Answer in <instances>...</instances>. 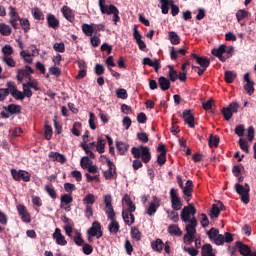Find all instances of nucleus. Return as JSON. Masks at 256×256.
<instances>
[{"label":"nucleus","instance_id":"nucleus-48","mask_svg":"<svg viewBox=\"0 0 256 256\" xmlns=\"http://www.w3.org/2000/svg\"><path fill=\"white\" fill-rule=\"evenodd\" d=\"M20 25L25 33H27L29 29H31V24L29 23V20L27 18H20Z\"/></svg>","mask_w":256,"mask_h":256},{"label":"nucleus","instance_id":"nucleus-51","mask_svg":"<svg viewBox=\"0 0 256 256\" xmlns=\"http://www.w3.org/2000/svg\"><path fill=\"white\" fill-rule=\"evenodd\" d=\"M32 15L37 21H41L43 19V12L39 8H33L32 9Z\"/></svg>","mask_w":256,"mask_h":256},{"label":"nucleus","instance_id":"nucleus-17","mask_svg":"<svg viewBox=\"0 0 256 256\" xmlns=\"http://www.w3.org/2000/svg\"><path fill=\"white\" fill-rule=\"evenodd\" d=\"M244 81L246 83L244 85V89L248 93V95L255 93V88L253 87V85H255V83H253V81H251V77H250L249 73L244 74Z\"/></svg>","mask_w":256,"mask_h":256},{"label":"nucleus","instance_id":"nucleus-40","mask_svg":"<svg viewBox=\"0 0 256 256\" xmlns=\"http://www.w3.org/2000/svg\"><path fill=\"white\" fill-rule=\"evenodd\" d=\"M168 37L172 45H179V43H181V38H179V35L177 34V32H174V31L169 32Z\"/></svg>","mask_w":256,"mask_h":256},{"label":"nucleus","instance_id":"nucleus-14","mask_svg":"<svg viewBox=\"0 0 256 256\" xmlns=\"http://www.w3.org/2000/svg\"><path fill=\"white\" fill-rule=\"evenodd\" d=\"M106 163H107V166H108V170L104 171L105 179L115 178L116 175H117L115 164H113V162H111V160H109V159H106Z\"/></svg>","mask_w":256,"mask_h":256},{"label":"nucleus","instance_id":"nucleus-49","mask_svg":"<svg viewBox=\"0 0 256 256\" xmlns=\"http://www.w3.org/2000/svg\"><path fill=\"white\" fill-rule=\"evenodd\" d=\"M95 119H96L95 114L93 112H90L88 123H89L90 129H92L93 131H95V129H97V125L95 124Z\"/></svg>","mask_w":256,"mask_h":256},{"label":"nucleus","instance_id":"nucleus-59","mask_svg":"<svg viewBox=\"0 0 256 256\" xmlns=\"http://www.w3.org/2000/svg\"><path fill=\"white\" fill-rule=\"evenodd\" d=\"M80 128H81V123L75 122L72 127L71 133H73L76 137H79V135H81V133L79 132Z\"/></svg>","mask_w":256,"mask_h":256},{"label":"nucleus","instance_id":"nucleus-60","mask_svg":"<svg viewBox=\"0 0 256 256\" xmlns=\"http://www.w3.org/2000/svg\"><path fill=\"white\" fill-rule=\"evenodd\" d=\"M137 139L141 141L142 143H147L149 141V135L145 132H140L137 134Z\"/></svg>","mask_w":256,"mask_h":256},{"label":"nucleus","instance_id":"nucleus-7","mask_svg":"<svg viewBox=\"0 0 256 256\" xmlns=\"http://www.w3.org/2000/svg\"><path fill=\"white\" fill-rule=\"evenodd\" d=\"M88 241H91V237H96V239H101L103 237V231H101V223L93 222L90 229L87 231Z\"/></svg>","mask_w":256,"mask_h":256},{"label":"nucleus","instance_id":"nucleus-23","mask_svg":"<svg viewBox=\"0 0 256 256\" xmlns=\"http://www.w3.org/2000/svg\"><path fill=\"white\" fill-rule=\"evenodd\" d=\"M143 65H149V67H153L155 69L156 73L161 69V64L159 63V60L157 59H151V58H143L142 61Z\"/></svg>","mask_w":256,"mask_h":256},{"label":"nucleus","instance_id":"nucleus-45","mask_svg":"<svg viewBox=\"0 0 256 256\" xmlns=\"http://www.w3.org/2000/svg\"><path fill=\"white\" fill-rule=\"evenodd\" d=\"M168 67H169V72H168L169 79L170 81L175 83V81H177V79L179 78V74H177L175 69H173V66H168Z\"/></svg>","mask_w":256,"mask_h":256},{"label":"nucleus","instance_id":"nucleus-16","mask_svg":"<svg viewBox=\"0 0 256 256\" xmlns=\"http://www.w3.org/2000/svg\"><path fill=\"white\" fill-rule=\"evenodd\" d=\"M182 117L184 122L188 125V127H195V117L193 116L191 110H184Z\"/></svg>","mask_w":256,"mask_h":256},{"label":"nucleus","instance_id":"nucleus-26","mask_svg":"<svg viewBox=\"0 0 256 256\" xmlns=\"http://www.w3.org/2000/svg\"><path fill=\"white\" fill-rule=\"evenodd\" d=\"M61 11L65 19H67V21H70V22L75 21V15H73V10H71V8H69L68 6H63Z\"/></svg>","mask_w":256,"mask_h":256},{"label":"nucleus","instance_id":"nucleus-56","mask_svg":"<svg viewBox=\"0 0 256 256\" xmlns=\"http://www.w3.org/2000/svg\"><path fill=\"white\" fill-rule=\"evenodd\" d=\"M219 145V136L210 135L209 147H217Z\"/></svg>","mask_w":256,"mask_h":256},{"label":"nucleus","instance_id":"nucleus-11","mask_svg":"<svg viewBox=\"0 0 256 256\" xmlns=\"http://www.w3.org/2000/svg\"><path fill=\"white\" fill-rule=\"evenodd\" d=\"M161 200L157 198L156 196L152 197V201L149 203L148 208L146 209V215H149V217H153L155 213H157V209H159Z\"/></svg>","mask_w":256,"mask_h":256},{"label":"nucleus","instance_id":"nucleus-38","mask_svg":"<svg viewBox=\"0 0 256 256\" xmlns=\"http://www.w3.org/2000/svg\"><path fill=\"white\" fill-rule=\"evenodd\" d=\"M178 53H179L180 55H185V53H186L185 48H179L178 50H175V47H173V46L170 47V58H171L172 60L177 59Z\"/></svg>","mask_w":256,"mask_h":256},{"label":"nucleus","instance_id":"nucleus-22","mask_svg":"<svg viewBox=\"0 0 256 256\" xmlns=\"http://www.w3.org/2000/svg\"><path fill=\"white\" fill-rule=\"evenodd\" d=\"M223 53H225V45H220L218 48H214L212 50V55H215V57H218L222 63H225L227 61V58L223 56Z\"/></svg>","mask_w":256,"mask_h":256},{"label":"nucleus","instance_id":"nucleus-64","mask_svg":"<svg viewBox=\"0 0 256 256\" xmlns=\"http://www.w3.org/2000/svg\"><path fill=\"white\" fill-rule=\"evenodd\" d=\"M236 17L238 19V21H243V19H245V17H247V11L245 10H239L236 13Z\"/></svg>","mask_w":256,"mask_h":256},{"label":"nucleus","instance_id":"nucleus-9","mask_svg":"<svg viewBox=\"0 0 256 256\" xmlns=\"http://www.w3.org/2000/svg\"><path fill=\"white\" fill-rule=\"evenodd\" d=\"M112 201L113 199L111 198V195L104 196V203H105L104 211L108 219H115V211L113 210V205L111 204Z\"/></svg>","mask_w":256,"mask_h":256},{"label":"nucleus","instance_id":"nucleus-39","mask_svg":"<svg viewBox=\"0 0 256 256\" xmlns=\"http://www.w3.org/2000/svg\"><path fill=\"white\" fill-rule=\"evenodd\" d=\"M0 35H3L4 37H9L11 35V26L0 23Z\"/></svg>","mask_w":256,"mask_h":256},{"label":"nucleus","instance_id":"nucleus-62","mask_svg":"<svg viewBox=\"0 0 256 256\" xmlns=\"http://www.w3.org/2000/svg\"><path fill=\"white\" fill-rule=\"evenodd\" d=\"M116 95L118 99H127V90L121 88L116 90Z\"/></svg>","mask_w":256,"mask_h":256},{"label":"nucleus","instance_id":"nucleus-1","mask_svg":"<svg viewBox=\"0 0 256 256\" xmlns=\"http://www.w3.org/2000/svg\"><path fill=\"white\" fill-rule=\"evenodd\" d=\"M197 213V209L193 207V205L189 204L188 206H185L181 213H180V219L183 221V223L186 224V234L184 235V243L187 245H190V243H193L197 237L195 236L197 234V218H195V214Z\"/></svg>","mask_w":256,"mask_h":256},{"label":"nucleus","instance_id":"nucleus-47","mask_svg":"<svg viewBox=\"0 0 256 256\" xmlns=\"http://www.w3.org/2000/svg\"><path fill=\"white\" fill-rule=\"evenodd\" d=\"M92 163L93 161L87 156L82 157L80 160V165L83 169H87Z\"/></svg>","mask_w":256,"mask_h":256},{"label":"nucleus","instance_id":"nucleus-33","mask_svg":"<svg viewBox=\"0 0 256 256\" xmlns=\"http://www.w3.org/2000/svg\"><path fill=\"white\" fill-rule=\"evenodd\" d=\"M158 83L162 91H167L171 87V82L169 79L163 76L159 78Z\"/></svg>","mask_w":256,"mask_h":256},{"label":"nucleus","instance_id":"nucleus-44","mask_svg":"<svg viewBox=\"0 0 256 256\" xmlns=\"http://www.w3.org/2000/svg\"><path fill=\"white\" fill-rule=\"evenodd\" d=\"M60 203H62L63 205H69L70 203H73V196H71L70 194H63L60 197Z\"/></svg>","mask_w":256,"mask_h":256},{"label":"nucleus","instance_id":"nucleus-34","mask_svg":"<svg viewBox=\"0 0 256 256\" xmlns=\"http://www.w3.org/2000/svg\"><path fill=\"white\" fill-rule=\"evenodd\" d=\"M105 145H107V140L98 137L96 142V151L99 153H105Z\"/></svg>","mask_w":256,"mask_h":256},{"label":"nucleus","instance_id":"nucleus-37","mask_svg":"<svg viewBox=\"0 0 256 256\" xmlns=\"http://www.w3.org/2000/svg\"><path fill=\"white\" fill-rule=\"evenodd\" d=\"M116 149L120 155H125L127 153V150L129 149V145L125 142H116Z\"/></svg>","mask_w":256,"mask_h":256},{"label":"nucleus","instance_id":"nucleus-42","mask_svg":"<svg viewBox=\"0 0 256 256\" xmlns=\"http://www.w3.org/2000/svg\"><path fill=\"white\" fill-rule=\"evenodd\" d=\"M202 256H215L213 247L210 244H206L202 247Z\"/></svg>","mask_w":256,"mask_h":256},{"label":"nucleus","instance_id":"nucleus-12","mask_svg":"<svg viewBox=\"0 0 256 256\" xmlns=\"http://www.w3.org/2000/svg\"><path fill=\"white\" fill-rule=\"evenodd\" d=\"M7 87L12 97H14V99H17V101H23V99H25V95H23V92L17 89L15 82H8Z\"/></svg>","mask_w":256,"mask_h":256},{"label":"nucleus","instance_id":"nucleus-20","mask_svg":"<svg viewBox=\"0 0 256 256\" xmlns=\"http://www.w3.org/2000/svg\"><path fill=\"white\" fill-rule=\"evenodd\" d=\"M53 239H55L57 245H60L61 247H65L67 245V240H65V236L61 234V229L56 228L55 232L53 233Z\"/></svg>","mask_w":256,"mask_h":256},{"label":"nucleus","instance_id":"nucleus-3","mask_svg":"<svg viewBox=\"0 0 256 256\" xmlns=\"http://www.w3.org/2000/svg\"><path fill=\"white\" fill-rule=\"evenodd\" d=\"M131 153L135 159L141 158L143 163L151 161V152H149V147L147 146L133 147Z\"/></svg>","mask_w":256,"mask_h":256},{"label":"nucleus","instance_id":"nucleus-19","mask_svg":"<svg viewBox=\"0 0 256 256\" xmlns=\"http://www.w3.org/2000/svg\"><path fill=\"white\" fill-rule=\"evenodd\" d=\"M17 211L24 223H31V215L27 213V208L24 205H18Z\"/></svg>","mask_w":256,"mask_h":256},{"label":"nucleus","instance_id":"nucleus-8","mask_svg":"<svg viewBox=\"0 0 256 256\" xmlns=\"http://www.w3.org/2000/svg\"><path fill=\"white\" fill-rule=\"evenodd\" d=\"M11 175L15 181H24L25 183L31 181V174L25 170H11Z\"/></svg>","mask_w":256,"mask_h":256},{"label":"nucleus","instance_id":"nucleus-13","mask_svg":"<svg viewBox=\"0 0 256 256\" xmlns=\"http://www.w3.org/2000/svg\"><path fill=\"white\" fill-rule=\"evenodd\" d=\"M122 211H132L135 212V204L133 203V200H131V197H129L127 194L124 195L122 198Z\"/></svg>","mask_w":256,"mask_h":256},{"label":"nucleus","instance_id":"nucleus-54","mask_svg":"<svg viewBox=\"0 0 256 256\" xmlns=\"http://www.w3.org/2000/svg\"><path fill=\"white\" fill-rule=\"evenodd\" d=\"M207 235L211 241H214V239L219 235V230L215 228H211L208 232Z\"/></svg>","mask_w":256,"mask_h":256},{"label":"nucleus","instance_id":"nucleus-25","mask_svg":"<svg viewBox=\"0 0 256 256\" xmlns=\"http://www.w3.org/2000/svg\"><path fill=\"white\" fill-rule=\"evenodd\" d=\"M31 73H33V69H31L29 66H26L25 69L18 70V81H23V79H25V77H29Z\"/></svg>","mask_w":256,"mask_h":256},{"label":"nucleus","instance_id":"nucleus-41","mask_svg":"<svg viewBox=\"0 0 256 256\" xmlns=\"http://www.w3.org/2000/svg\"><path fill=\"white\" fill-rule=\"evenodd\" d=\"M130 235L134 241H141L142 233L139 231V228L132 227L130 231Z\"/></svg>","mask_w":256,"mask_h":256},{"label":"nucleus","instance_id":"nucleus-24","mask_svg":"<svg viewBox=\"0 0 256 256\" xmlns=\"http://www.w3.org/2000/svg\"><path fill=\"white\" fill-rule=\"evenodd\" d=\"M122 218L126 225H133L135 223V216L132 211H122Z\"/></svg>","mask_w":256,"mask_h":256},{"label":"nucleus","instance_id":"nucleus-29","mask_svg":"<svg viewBox=\"0 0 256 256\" xmlns=\"http://www.w3.org/2000/svg\"><path fill=\"white\" fill-rule=\"evenodd\" d=\"M163 247H165V243H163V240L159 238L151 243L152 250L157 251L158 253H161L163 251Z\"/></svg>","mask_w":256,"mask_h":256},{"label":"nucleus","instance_id":"nucleus-15","mask_svg":"<svg viewBox=\"0 0 256 256\" xmlns=\"http://www.w3.org/2000/svg\"><path fill=\"white\" fill-rule=\"evenodd\" d=\"M223 210H225V205H223V202H217L216 204H213L212 210L209 214L211 219H217Z\"/></svg>","mask_w":256,"mask_h":256},{"label":"nucleus","instance_id":"nucleus-58","mask_svg":"<svg viewBox=\"0 0 256 256\" xmlns=\"http://www.w3.org/2000/svg\"><path fill=\"white\" fill-rule=\"evenodd\" d=\"M239 146L242 149V151H245V153H249V145L247 144V141L240 138L239 139Z\"/></svg>","mask_w":256,"mask_h":256},{"label":"nucleus","instance_id":"nucleus-27","mask_svg":"<svg viewBox=\"0 0 256 256\" xmlns=\"http://www.w3.org/2000/svg\"><path fill=\"white\" fill-rule=\"evenodd\" d=\"M46 19L48 26L51 27L52 29H57V27H59V19H57L55 15L48 14Z\"/></svg>","mask_w":256,"mask_h":256},{"label":"nucleus","instance_id":"nucleus-30","mask_svg":"<svg viewBox=\"0 0 256 256\" xmlns=\"http://www.w3.org/2000/svg\"><path fill=\"white\" fill-rule=\"evenodd\" d=\"M110 221L111 222L108 225L109 232L112 235L119 233V222H117V220H115V218L110 219Z\"/></svg>","mask_w":256,"mask_h":256},{"label":"nucleus","instance_id":"nucleus-2","mask_svg":"<svg viewBox=\"0 0 256 256\" xmlns=\"http://www.w3.org/2000/svg\"><path fill=\"white\" fill-rule=\"evenodd\" d=\"M177 181L179 188L182 189L184 201L189 203V201H191V197H193V181L188 180L185 183V186L183 185V178H181V176H177Z\"/></svg>","mask_w":256,"mask_h":256},{"label":"nucleus","instance_id":"nucleus-53","mask_svg":"<svg viewBox=\"0 0 256 256\" xmlns=\"http://www.w3.org/2000/svg\"><path fill=\"white\" fill-rule=\"evenodd\" d=\"M54 51H57L58 53H65V44L63 42L55 43L53 45Z\"/></svg>","mask_w":256,"mask_h":256},{"label":"nucleus","instance_id":"nucleus-46","mask_svg":"<svg viewBox=\"0 0 256 256\" xmlns=\"http://www.w3.org/2000/svg\"><path fill=\"white\" fill-rule=\"evenodd\" d=\"M20 55L24 59L25 63H33V55H31V53L23 50L20 52Z\"/></svg>","mask_w":256,"mask_h":256},{"label":"nucleus","instance_id":"nucleus-50","mask_svg":"<svg viewBox=\"0 0 256 256\" xmlns=\"http://www.w3.org/2000/svg\"><path fill=\"white\" fill-rule=\"evenodd\" d=\"M44 137L47 141H49L51 137H53V128H51V126L45 125Z\"/></svg>","mask_w":256,"mask_h":256},{"label":"nucleus","instance_id":"nucleus-32","mask_svg":"<svg viewBox=\"0 0 256 256\" xmlns=\"http://www.w3.org/2000/svg\"><path fill=\"white\" fill-rule=\"evenodd\" d=\"M5 111H8L10 115H17V113H21V106L17 104H10L4 107Z\"/></svg>","mask_w":256,"mask_h":256},{"label":"nucleus","instance_id":"nucleus-35","mask_svg":"<svg viewBox=\"0 0 256 256\" xmlns=\"http://www.w3.org/2000/svg\"><path fill=\"white\" fill-rule=\"evenodd\" d=\"M168 233L170 235H175L176 237H181V235H183L181 228L175 224H172L168 227Z\"/></svg>","mask_w":256,"mask_h":256},{"label":"nucleus","instance_id":"nucleus-57","mask_svg":"<svg viewBox=\"0 0 256 256\" xmlns=\"http://www.w3.org/2000/svg\"><path fill=\"white\" fill-rule=\"evenodd\" d=\"M22 87H23V95H24V98L25 97H28V98H30V97H33V92L31 91V89L27 86V84H23L22 85Z\"/></svg>","mask_w":256,"mask_h":256},{"label":"nucleus","instance_id":"nucleus-52","mask_svg":"<svg viewBox=\"0 0 256 256\" xmlns=\"http://www.w3.org/2000/svg\"><path fill=\"white\" fill-rule=\"evenodd\" d=\"M222 114L226 121H229V119H231V117H233V112L229 109V107L223 108Z\"/></svg>","mask_w":256,"mask_h":256},{"label":"nucleus","instance_id":"nucleus-18","mask_svg":"<svg viewBox=\"0 0 256 256\" xmlns=\"http://www.w3.org/2000/svg\"><path fill=\"white\" fill-rule=\"evenodd\" d=\"M192 59H194V61H196V63H198V65H200V67L202 69H207V67H209L211 61L208 60L207 57H199L197 54L192 53L191 54Z\"/></svg>","mask_w":256,"mask_h":256},{"label":"nucleus","instance_id":"nucleus-55","mask_svg":"<svg viewBox=\"0 0 256 256\" xmlns=\"http://www.w3.org/2000/svg\"><path fill=\"white\" fill-rule=\"evenodd\" d=\"M10 90L9 88H0V101H5L9 96Z\"/></svg>","mask_w":256,"mask_h":256},{"label":"nucleus","instance_id":"nucleus-21","mask_svg":"<svg viewBox=\"0 0 256 256\" xmlns=\"http://www.w3.org/2000/svg\"><path fill=\"white\" fill-rule=\"evenodd\" d=\"M95 29H97V24H82V31L86 37H93V33H95Z\"/></svg>","mask_w":256,"mask_h":256},{"label":"nucleus","instance_id":"nucleus-4","mask_svg":"<svg viewBox=\"0 0 256 256\" xmlns=\"http://www.w3.org/2000/svg\"><path fill=\"white\" fill-rule=\"evenodd\" d=\"M97 201V197L93 194H88L83 198V203L85 206V217L91 219L93 217V207L92 205Z\"/></svg>","mask_w":256,"mask_h":256},{"label":"nucleus","instance_id":"nucleus-10","mask_svg":"<svg viewBox=\"0 0 256 256\" xmlns=\"http://www.w3.org/2000/svg\"><path fill=\"white\" fill-rule=\"evenodd\" d=\"M9 23L11 25V27H13L14 29H17V27H19V22L21 21V17H19V13H17V10H15V8L13 6H9Z\"/></svg>","mask_w":256,"mask_h":256},{"label":"nucleus","instance_id":"nucleus-63","mask_svg":"<svg viewBox=\"0 0 256 256\" xmlns=\"http://www.w3.org/2000/svg\"><path fill=\"white\" fill-rule=\"evenodd\" d=\"M3 61L8 67H15V60L11 56H4Z\"/></svg>","mask_w":256,"mask_h":256},{"label":"nucleus","instance_id":"nucleus-5","mask_svg":"<svg viewBox=\"0 0 256 256\" xmlns=\"http://www.w3.org/2000/svg\"><path fill=\"white\" fill-rule=\"evenodd\" d=\"M235 191L240 195L241 201L244 202L245 205H248L249 203V191H251V188L249 187V184H245L244 186L236 183Z\"/></svg>","mask_w":256,"mask_h":256},{"label":"nucleus","instance_id":"nucleus-61","mask_svg":"<svg viewBox=\"0 0 256 256\" xmlns=\"http://www.w3.org/2000/svg\"><path fill=\"white\" fill-rule=\"evenodd\" d=\"M235 80V74L232 71L225 72V81L226 83H231Z\"/></svg>","mask_w":256,"mask_h":256},{"label":"nucleus","instance_id":"nucleus-28","mask_svg":"<svg viewBox=\"0 0 256 256\" xmlns=\"http://www.w3.org/2000/svg\"><path fill=\"white\" fill-rule=\"evenodd\" d=\"M49 157L52 161H58V163H65L67 161V158L65 155L60 154L59 152H50Z\"/></svg>","mask_w":256,"mask_h":256},{"label":"nucleus","instance_id":"nucleus-31","mask_svg":"<svg viewBox=\"0 0 256 256\" xmlns=\"http://www.w3.org/2000/svg\"><path fill=\"white\" fill-rule=\"evenodd\" d=\"M118 10L115 5H105L100 7L101 13L104 15H113L115 11Z\"/></svg>","mask_w":256,"mask_h":256},{"label":"nucleus","instance_id":"nucleus-6","mask_svg":"<svg viewBox=\"0 0 256 256\" xmlns=\"http://www.w3.org/2000/svg\"><path fill=\"white\" fill-rule=\"evenodd\" d=\"M170 199H171L172 209H174V211H181V208L183 207V203L181 202V198H179L177 189L175 188L170 189Z\"/></svg>","mask_w":256,"mask_h":256},{"label":"nucleus","instance_id":"nucleus-36","mask_svg":"<svg viewBox=\"0 0 256 256\" xmlns=\"http://www.w3.org/2000/svg\"><path fill=\"white\" fill-rule=\"evenodd\" d=\"M237 247L239 249L240 254L243 256H249V254L251 253V248L241 242L237 243Z\"/></svg>","mask_w":256,"mask_h":256},{"label":"nucleus","instance_id":"nucleus-43","mask_svg":"<svg viewBox=\"0 0 256 256\" xmlns=\"http://www.w3.org/2000/svg\"><path fill=\"white\" fill-rule=\"evenodd\" d=\"M161 1V10L163 15H167L169 13V5H171L173 2L171 0H160Z\"/></svg>","mask_w":256,"mask_h":256}]
</instances>
